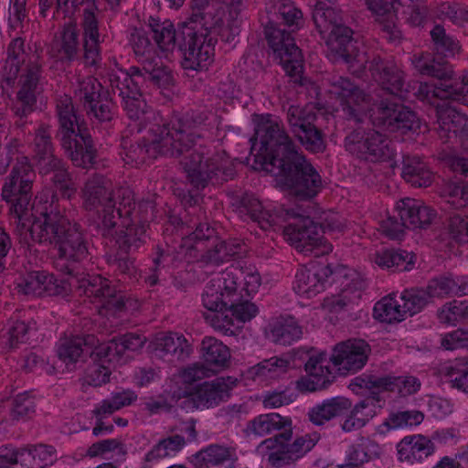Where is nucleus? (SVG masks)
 I'll return each mask as SVG.
<instances>
[{
	"instance_id": "1",
	"label": "nucleus",
	"mask_w": 468,
	"mask_h": 468,
	"mask_svg": "<svg viewBox=\"0 0 468 468\" xmlns=\"http://www.w3.org/2000/svg\"><path fill=\"white\" fill-rule=\"evenodd\" d=\"M204 120L201 114L186 112L175 114L167 123H153L142 140L123 148L122 159L138 166L158 156L179 157L194 143Z\"/></svg>"
},
{
	"instance_id": "2",
	"label": "nucleus",
	"mask_w": 468,
	"mask_h": 468,
	"mask_svg": "<svg viewBox=\"0 0 468 468\" xmlns=\"http://www.w3.org/2000/svg\"><path fill=\"white\" fill-rule=\"evenodd\" d=\"M36 211L42 217L32 221L20 242L53 245L58 258L68 261H80L88 256L83 229L68 218L58 201L51 200L47 207H37Z\"/></svg>"
},
{
	"instance_id": "3",
	"label": "nucleus",
	"mask_w": 468,
	"mask_h": 468,
	"mask_svg": "<svg viewBox=\"0 0 468 468\" xmlns=\"http://www.w3.org/2000/svg\"><path fill=\"white\" fill-rule=\"evenodd\" d=\"M35 178L36 174L28 158L21 157L17 159L2 186V199L9 206L11 218L16 224V233L20 239L25 236L26 229L30 228L27 226L30 218L34 221L42 217L37 213V207H47L51 200L58 201L56 195L47 189L38 193L32 203Z\"/></svg>"
},
{
	"instance_id": "4",
	"label": "nucleus",
	"mask_w": 468,
	"mask_h": 468,
	"mask_svg": "<svg viewBox=\"0 0 468 468\" xmlns=\"http://www.w3.org/2000/svg\"><path fill=\"white\" fill-rule=\"evenodd\" d=\"M42 65L37 55L28 56L24 50V41L14 39L8 46L7 58L5 61L0 82L3 92L9 95V89L17 80L16 101L24 108L16 110L18 114L32 112L37 96L44 90L46 83Z\"/></svg>"
},
{
	"instance_id": "5",
	"label": "nucleus",
	"mask_w": 468,
	"mask_h": 468,
	"mask_svg": "<svg viewBox=\"0 0 468 468\" xmlns=\"http://www.w3.org/2000/svg\"><path fill=\"white\" fill-rule=\"evenodd\" d=\"M83 207L86 210H98V229L102 236L111 237L122 217L131 216L133 194L127 187L112 189V182L101 175H93L82 190Z\"/></svg>"
},
{
	"instance_id": "6",
	"label": "nucleus",
	"mask_w": 468,
	"mask_h": 468,
	"mask_svg": "<svg viewBox=\"0 0 468 468\" xmlns=\"http://www.w3.org/2000/svg\"><path fill=\"white\" fill-rule=\"evenodd\" d=\"M250 141L251 154L257 151L254 154L256 169L269 174H280L285 162L298 154L280 119L271 114L256 116L255 134Z\"/></svg>"
},
{
	"instance_id": "7",
	"label": "nucleus",
	"mask_w": 468,
	"mask_h": 468,
	"mask_svg": "<svg viewBox=\"0 0 468 468\" xmlns=\"http://www.w3.org/2000/svg\"><path fill=\"white\" fill-rule=\"evenodd\" d=\"M194 112L200 114V112ZM201 115L205 120L196 129L197 136L194 143L181 154L184 157L180 161L187 180L197 189H203L210 184L216 185L228 181L235 175L233 164L225 152H215L201 144L193 148L197 138L202 136V126L207 121V116L203 113Z\"/></svg>"
},
{
	"instance_id": "8",
	"label": "nucleus",
	"mask_w": 468,
	"mask_h": 468,
	"mask_svg": "<svg viewBox=\"0 0 468 468\" xmlns=\"http://www.w3.org/2000/svg\"><path fill=\"white\" fill-rule=\"evenodd\" d=\"M278 15L290 31L269 22L265 27L266 38L286 73L291 77L300 78L303 69V55L295 45L292 33L302 26L303 13L289 0H282L278 7Z\"/></svg>"
},
{
	"instance_id": "9",
	"label": "nucleus",
	"mask_w": 468,
	"mask_h": 468,
	"mask_svg": "<svg viewBox=\"0 0 468 468\" xmlns=\"http://www.w3.org/2000/svg\"><path fill=\"white\" fill-rule=\"evenodd\" d=\"M57 115L59 123L58 138L66 155L76 166H90L96 151L91 136L79 122L70 97L63 95L58 99Z\"/></svg>"
},
{
	"instance_id": "10",
	"label": "nucleus",
	"mask_w": 468,
	"mask_h": 468,
	"mask_svg": "<svg viewBox=\"0 0 468 468\" xmlns=\"http://www.w3.org/2000/svg\"><path fill=\"white\" fill-rule=\"evenodd\" d=\"M293 222L284 227L283 234L298 251L304 255L321 257L329 254L333 246L324 237L319 235V229L325 231L342 230L343 225L335 214H325L317 224L309 217H296L294 213L287 212Z\"/></svg>"
},
{
	"instance_id": "11",
	"label": "nucleus",
	"mask_w": 468,
	"mask_h": 468,
	"mask_svg": "<svg viewBox=\"0 0 468 468\" xmlns=\"http://www.w3.org/2000/svg\"><path fill=\"white\" fill-rule=\"evenodd\" d=\"M110 89L113 95L121 98V104L129 119L139 122L142 126H150L153 123H161V117L157 115L142 97V87L153 85L143 75H130L123 70L112 71L109 74Z\"/></svg>"
},
{
	"instance_id": "12",
	"label": "nucleus",
	"mask_w": 468,
	"mask_h": 468,
	"mask_svg": "<svg viewBox=\"0 0 468 468\" xmlns=\"http://www.w3.org/2000/svg\"><path fill=\"white\" fill-rule=\"evenodd\" d=\"M130 43L139 62V66L131 67L130 75L147 77L153 86L167 89L174 83L171 70L154 55V47L143 28H133L130 35Z\"/></svg>"
},
{
	"instance_id": "13",
	"label": "nucleus",
	"mask_w": 468,
	"mask_h": 468,
	"mask_svg": "<svg viewBox=\"0 0 468 468\" xmlns=\"http://www.w3.org/2000/svg\"><path fill=\"white\" fill-rule=\"evenodd\" d=\"M282 165L280 174H271L283 184L291 194L300 199L315 197L323 187L321 176L301 154H296Z\"/></svg>"
},
{
	"instance_id": "14",
	"label": "nucleus",
	"mask_w": 468,
	"mask_h": 468,
	"mask_svg": "<svg viewBox=\"0 0 468 468\" xmlns=\"http://www.w3.org/2000/svg\"><path fill=\"white\" fill-rule=\"evenodd\" d=\"M367 113L374 125L390 133H418L420 130V119L414 112L379 94H376Z\"/></svg>"
},
{
	"instance_id": "15",
	"label": "nucleus",
	"mask_w": 468,
	"mask_h": 468,
	"mask_svg": "<svg viewBox=\"0 0 468 468\" xmlns=\"http://www.w3.org/2000/svg\"><path fill=\"white\" fill-rule=\"evenodd\" d=\"M345 147L351 154L369 162L389 161L396 154L390 139L375 129H354L346 136Z\"/></svg>"
},
{
	"instance_id": "16",
	"label": "nucleus",
	"mask_w": 468,
	"mask_h": 468,
	"mask_svg": "<svg viewBox=\"0 0 468 468\" xmlns=\"http://www.w3.org/2000/svg\"><path fill=\"white\" fill-rule=\"evenodd\" d=\"M324 82L330 95L340 101L345 117L362 122L374 98L367 95L347 77L333 74Z\"/></svg>"
},
{
	"instance_id": "17",
	"label": "nucleus",
	"mask_w": 468,
	"mask_h": 468,
	"mask_svg": "<svg viewBox=\"0 0 468 468\" xmlns=\"http://www.w3.org/2000/svg\"><path fill=\"white\" fill-rule=\"evenodd\" d=\"M413 64L422 75L436 78L432 82H420L418 84L416 96L422 101H431L433 98L441 100H452L451 76L452 70L441 61L436 60L431 54L414 56Z\"/></svg>"
},
{
	"instance_id": "18",
	"label": "nucleus",
	"mask_w": 468,
	"mask_h": 468,
	"mask_svg": "<svg viewBox=\"0 0 468 468\" xmlns=\"http://www.w3.org/2000/svg\"><path fill=\"white\" fill-rule=\"evenodd\" d=\"M326 45L335 59H343L352 73L360 75L368 62L367 54L359 49L357 42L352 37L351 28L340 25V27L326 32Z\"/></svg>"
},
{
	"instance_id": "19",
	"label": "nucleus",
	"mask_w": 468,
	"mask_h": 468,
	"mask_svg": "<svg viewBox=\"0 0 468 468\" xmlns=\"http://www.w3.org/2000/svg\"><path fill=\"white\" fill-rule=\"evenodd\" d=\"M183 42L178 44L183 53L182 65L186 69L202 70L213 60L215 37L206 36L196 28H186L182 32Z\"/></svg>"
},
{
	"instance_id": "20",
	"label": "nucleus",
	"mask_w": 468,
	"mask_h": 468,
	"mask_svg": "<svg viewBox=\"0 0 468 468\" xmlns=\"http://www.w3.org/2000/svg\"><path fill=\"white\" fill-rule=\"evenodd\" d=\"M316 112L314 107L292 105L287 111V121L292 132L309 151L318 153L324 150V142L320 130L314 125Z\"/></svg>"
},
{
	"instance_id": "21",
	"label": "nucleus",
	"mask_w": 468,
	"mask_h": 468,
	"mask_svg": "<svg viewBox=\"0 0 468 468\" xmlns=\"http://www.w3.org/2000/svg\"><path fill=\"white\" fill-rule=\"evenodd\" d=\"M148 209L153 212L154 205L151 201L140 202L132 205V215L122 217L130 218L131 224L125 226L124 229L116 232L115 244L119 253H133L140 249L146 241V221L148 220Z\"/></svg>"
},
{
	"instance_id": "22",
	"label": "nucleus",
	"mask_w": 468,
	"mask_h": 468,
	"mask_svg": "<svg viewBox=\"0 0 468 468\" xmlns=\"http://www.w3.org/2000/svg\"><path fill=\"white\" fill-rule=\"evenodd\" d=\"M241 272L237 268H229L215 275L205 286L202 304L211 314L229 307L238 290V280Z\"/></svg>"
},
{
	"instance_id": "23",
	"label": "nucleus",
	"mask_w": 468,
	"mask_h": 468,
	"mask_svg": "<svg viewBox=\"0 0 468 468\" xmlns=\"http://www.w3.org/2000/svg\"><path fill=\"white\" fill-rule=\"evenodd\" d=\"M248 435L266 436L274 431H279L273 438L264 440L261 445L268 449H273L274 444L280 441H290L292 437V422L288 417H282L278 413L261 414L246 426Z\"/></svg>"
},
{
	"instance_id": "24",
	"label": "nucleus",
	"mask_w": 468,
	"mask_h": 468,
	"mask_svg": "<svg viewBox=\"0 0 468 468\" xmlns=\"http://www.w3.org/2000/svg\"><path fill=\"white\" fill-rule=\"evenodd\" d=\"M371 348L361 339H350L335 346L330 362L341 374L355 373L367 364Z\"/></svg>"
},
{
	"instance_id": "25",
	"label": "nucleus",
	"mask_w": 468,
	"mask_h": 468,
	"mask_svg": "<svg viewBox=\"0 0 468 468\" xmlns=\"http://www.w3.org/2000/svg\"><path fill=\"white\" fill-rule=\"evenodd\" d=\"M80 289L90 298H94L102 308L120 312L124 308V295L111 285L109 280L101 275H84L79 280Z\"/></svg>"
},
{
	"instance_id": "26",
	"label": "nucleus",
	"mask_w": 468,
	"mask_h": 468,
	"mask_svg": "<svg viewBox=\"0 0 468 468\" xmlns=\"http://www.w3.org/2000/svg\"><path fill=\"white\" fill-rule=\"evenodd\" d=\"M320 439L317 433H309L297 437L292 442L280 441L269 453L268 463L274 468H282L294 463L310 452Z\"/></svg>"
},
{
	"instance_id": "27",
	"label": "nucleus",
	"mask_w": 468,
	"mask_h": 468,
	"mask_svg": "<svg viewBox=\"0 0 468 468\" xmlns=\"http://www.w3.org/2000/svg\"><path fill=\"white\" fill-rule=\"evenodd\" d=\"M18 293L27 296L64 295L69 291L68 284L44 271H31L16 283Z\"/></svg>"
},
{
	"instance_id": "28",
	"label": "nucleus",
	"mask_w": 468,
	"mask_h": 468,
	"mask_svg": "<svg viewBox=\"0 0 468 468\" xmlns=\"http://www.w3.org/2000/svg\"><path fill=\"white\" fill-rule=\"evenodd\" d=\"M84 4L87 5V7L83 11L81 19L83 30V56L81 59L85 66L93 67L97 66L101 60V36L93 0H87Z\"/></svg>"
},
{
	"instance_id": "29",
	"label": "nucleus",
	"mask_w": 468,
	"mask_h": 468,
	"mask_svg": "<svg viewBox=\"0 0 468 468\" xmlns=\"http://www.w3.org/2000/svg\"><path fill=\"white\" fill-rule=\"evenodd\" d=\"M367 63L372 78L379 84L382 91L400 97L408 92L404 73L394 62L374 57Z\"/></svg>"
},
{
	"instance_id": "30",
	"label": "nucleus",
	"mask_w": 468,
	"mask_h": 468,
	"mask_svg": "<svg viewBox=\"0 0 468 468\" xmlns=\"http://www.w3.org/2000/svg\"><path fill=\"white\" fill-rule=\"evenodd\" d=\"M333 271L329 265L312 264L298 269L293 285L294 292L307 298L324 291L325 282Z\"/></svg>"
},
{
	"instance_id": "31",
	"label": "nucleus",
	"mask_w": 468,
	"mask_h": 468,
	"mask_svg": "<svg viewBox=\"0 0 468 468\" xmlns=\"http://www.w3.org/2000/svg\"><path fill=\"white\" fill-rule=\"evenodd\" d=\"M80 33L77 23L69 21L55 36L49 49V54L61 61H73L80 57Z\"/></svg>"
},
{
	"instance_id": "32",
	"label": "nucleus",
	"mask_w": 468,
	"mask_h": 468,
	"mask_svg": "<svg viewBox=\"0 0 468 468\" xmlns=\"http://www.w3.org/2000/svg\"><path fill=\"white\" fill-rule=\"evenodd\" d=\"M438 134L442 143H453L458 138L468 140V116L453 108L438 111Z\"/></svg>"
},
{
	"instance_id": "33",
	"label": "nucleus",
	"mask_w": 468,
	"mask_h": 468,
	"mask_svg": "<svg viewBox=\"0 0 468 468\" xmlns=\"http://www.w3.org/2000/svg\"><path fill=\"white\" fill-rule=\"evenodd\" d=\"M154 349L156 356L170 362L184 361L192 352L187 339L177 333L157 335L154 341Z\"/></svg>"
},
{
	"instance_id": "34",
	"label": "nucleus",
	"mask_w": 468,
	"mask_h": 468,
	"mask_svg": "<svg viewBox=\"0 0 468 468\" xmlns=\"http://www.w3.org/2000/svg\"><path fill=\"white\" fill-rule=\"evenodd\" d=\"M229 386L222 378L200 384L191 395V401L197 409H209L218 406L229 397Z\"/></svg>"
},
{
	"instance_id": "35",
	"label": "nucleus",
	"mask_w": 468,
	"mask_h": 468,
	"mask_svg": "<svg viewBox=\"0 0 468 468\" xmlns=\"http://www.w3.org/2000/svg\"><path fill=\"white\" fill-rule=\"evenodd\" d=\"M396 208L399 217L404 220L407 228H425L431 223L436 216L433 209L411 198L399 200Z\"/></svg>"
},
{
	"instance_id": "36",
	"label": "nucleus",
	"mask_w": 468,
	"mask_h": 468,
	"mask_svg": "<svg viewBox=\"0 0 468 468\" xmlns=\"http://www.w3.org/2000/svg\"><path fill=\"white\" fill-rule=\"evenodd\" d=\"M358 385L368 389L378 388L396 391L403 397L416 393L420 388V380L412 376L397 378L372 376L367 380L361 379V383Z\"/></svg>"
},
{
	"instance_id": "37",
	"label": "nucleus",
	"mask_w": 468,
	"mask_h": 468,
	"mask_svg": "<svg viewBox=\"0 0 468 468\" xmlns=\"http://www.w3.org/2000/svg\"><path fill=\"white\" fill-rule=\"evenodd\" d=\"M398 459L402 463L421 462L434 452V443L425 436L404 437L397 445Z\"/></svg>"
},
{
	"instance_id": "38",
	"label": "nucleus",
	"mask_w": 468,
	"mask_h": 468,
	"mask_svg": "<svg viewBox=\"0 0 468 468\" xmlns=\"http://www.w3.org/2000/svg\"><path fill=\"white\" fill-rule=\"evenodd\" d=\"M290 364V359L286 357L272 356L250 367L247 370V377L259 384H267L285 375Z\"/></svg>"
},
{
	"instance_id": "39",
	"label": "nucleus",
	"mask_w": 468,
	"mask_h": 468,
	"mask_svg": "<svg viewBox=\"0 0 468 468\" xmlns=\"http://www.w3.org/2000/svg\"><path fill=\"white\" fill-rule=\"evenodd\" d=\"M94 340L93 335L60 338L57 346V355L67 366L74 365L90 353Z\"/></svg>"
},
{
	"instance_id": "40",
	"label": "nucleus",
	"mask_w": 468,
	"mask_h": 468,
	"mask_svg": "<svg viewBox=\"0 0 468 468\" xmlns=\"http://www.w3.org/2000/svg\"><path fill=\"white\" fill-rule=\"evenodd\" d=\"M239 209L241 213L249 215L251 220L263 230L275 228L281 223L280 217L264 208L260 200L252 194L246 193L242 196Z\"/></svg>"
},
{
	"instance_id": "41",
	"label": "nucleus",
	"mask_w": 468,
	"mask_h": 468,
	"mask_svg": "<svg viewBox=\"0 0 468 468\" xmlns=\"http://www.w3.org/2000/svg\"><path fill=\"white\" fill-rule=\"evenodd\" d=\"M453 172L464 176L463 186L455 183L449 184L443 190L446 202L453 208H461L468 206V159L458 158L452 162Z\"/></svg>"
},
{
	"instance_id": "42",
	"label": "nucleus",
	"mask_w": 468,
	"mask_h": 468,
	"mask_svg": "<svg viewBox=\"0 0 468 468\" xmlns=\"http://www.w3.org/2000/svg\"><path fill=\"white\" fill-rule=\"evenodd\" d=\"M352 407L351 401L345 397H335L316 404L309 412L311 422L315 425H323L326 421L343 415Z\"/></svg>"
},
{
	"instance_id": "43",
	"label": "nucleus",
	"mask_w": 468,
	"mask_h": 468,
	"mask_svg": "<svg viewBox=\"0 0 468 468\" xmlns=\"http://www.w3.org/2000/svg\"><path fill=\"white\" fill-rule=\"evenodd\" d=\"M34 154L39 169L54 167L59 164V159L54 154L51 135L47 125L41 124L34 138Z\"/></svg>"
},
{
	"instance_id": "44",
	"label": "nucleus",
	"mask_w": 468,
	"mask_h": 468,
	"mask_svg": "<svg viewBox=\"0 0 468 468\" xmlns=\"http://www.w3.org/2000/svg\"><path fill=\"white\" fill-rule=\"evenodd\" d=\"M246 252V245L243 241L231 239L229 240H218L212 249L207 250L202 255V261L209 264L218 265L225 261H230L232 258L241 256Z\"/></svg>"
},
{
	"instance_id": "45",
	"label": "nucleus",
	"mask_w": 468,
	"mask_h": 468,
	"mask_svg": "<svg viewBox=\"0 0 468 468\" xmlns=\"http://www.w3.org/2000/svg\"><path fill=\"white\" fill-rule=\"evenodd\" d=\"M204 363L216 371L226 367L230 359L229 348L213 336H205L200 346Z\"/></svg>"
},
{
	"instance_id": "46",
	"label": "nucleus",
	"mask_w": 468,
	"mask_h": 468,
	"mask_svg": "<svg viewBox=\"0 0 468 468\" xmlns=\"http://www.w3.org/2000/svg\"><path fill=\"white\" fill-rule=\"evenodd\" d=\"M302 327L292 317H280L269 324V338L282 346H289L301 338Z\"/></svg>"
},
{
	"instance_id": "47",
	"label": "nucleus",
	"mask_w": 468,
	"mask_h": 468,
	"mask_svg": "<svg viewBox=\"0 0 468 468\" xmlns=\"http://www.w3.org/2000/svg\"><path fill=\"white\" fill-rule=\"evenodd\" d=\"M403 178L415 187H426L432 182V173L418 156H406L403 160Z\"/></svg>"
},
{
	"instance_id": "48",
	"label": "nucleus",
	"mask_w": 468,
	"mask_h": 468,
	"mask_svg": "<svg viewBox=\"0 0 468 468\" xmlns=\"http://www.w3.org/2000/svg\"><path fill=\"white\" fill-rule=\"evenodd\" d=\"M313 19L321 34H326L343 25L340 10L329 1H319L315 5Z\"/></svg>"
},
{
	"instance_id": "49",
	"label": "nucleus",
	"mask_w": 468,
	"mask_h": 468,
	"mask_svg": "<svg viewBox=\"0 0 468 468\" xmlns=\"http://www.w3.org/2000/svg\"><path fill=\"white\" fill-rule=\"evenodd\" d=\"M397 0H367L368 8L377 16H387L388 17L381 21L382 29L386 37L390 41H396L401 38V31L393 21L394 15L391 13L395 8Z\"/></svg>"
},
{
	"instance_id": "50",
	"label": "nucleus",
	"mask_w": 468,
	"mask_h": 468,
	"mask_svg": "<svg viewBox=\"0 0 468 468\" xmlns=\"http://www.w3.org/2000/svg\"><path fill=\"white\" fill-rule=\"evenodd\" d=\"M148 27L158 48L164 52H172L178 47V36L174 25L165 20L160 22L154 17L149 18Z\"/></svg>"
},
{
	"instance_id": "51",
	"label": "nucleus",
	"mask_w": 468,
	"mask_h": 468,
	"mask_svg": "<svg viewBox=\"0 0 468 468\" xmlns=\"http://www.w3.org/2000/svg\"><path fill=\"white\" fill-rule=\"evenodd\" d=\"M21 465L32 468H44L51 465L57 459L52 446L38 445L32 449H21Z\"/></svg>"
},
{
	"instance_id": "52",
	"label": "nucleus",
	"mask_w": 468,
	"mask_h": 468,
	"mask_svg": "<svg viewBox=\"0 0 468 468\" xmlns=\"http://www.w3.org/2000/svg\"><path fill=\"white\" fill-rule=\"evenodd\" d=\"M406 311L402 308L400 296L399 299L395 297H385L378 302L374 307V316L384 323L400 322L404 319Z\"/></svg>"
},
{
	"instance_id": "53",
	"label": "nucleus",
	"mask_w": 468,
	"mask_h": 468,
	"mask_svg": "<svg viewBox=\"0 0 468 468\" xmlns=\"http://www.w3.org/2000/svg\"><path fill=\"white\" fill-rule=\"evenodd\" d=\"M222 14L223 12L215 6L208 8L206 11H202L200 16L191 19L189 22L191 26L186 27V28H196L199 33H206L207 37H214L213 35L222 26Z\"/></svg>"
},
{
	"instance_id": "54",
	"label": "nucleus",
	"mask_w": 468,
	"mask_h": 468,
	"mask_svg": "<svg viewBox=\"0 0 468 468\" xmlns=\"http://www.w3.org/2000/svg\"><path fill=\"white\" fill-rule=\"evenodd\" d=\"M328 364L324 352L311 356L305 363V371L310 377L314 378L313 382L315 385L324 386L334 378Z\"/></svg>"
},
{
	"instance_id": "55",
	"label": "nucleus",
	"mask_w": 468,
	"mask_h": 468,
	"mask_svg": "<svg viewBox=\"0 0 468 468\" xmlns=\"http://www.w3.org/2000/svg\"><path fill=\"white\" fill-rule=\"evenodd\" d=\"M40 172L43 174L53 173L52 181L63 197L70 198L76 193L77 186L61 159L56 166L43 168Z\"/></svg>"
},
{
	"instance_id": "56",
	"label": "nucleus",
	"mask_w": 468,
	"mask_h": 468,
	"mask_svg": "<svg viewBox=\"0 0 468 468\" xmlns=\"http://www.w3.org/2000/svg\"><path fill=\"white\" fill-rule=\"evenodd\" d=\"M101 89L102 86L97 79L92 76H88L78 80L74 95L82 104L83 108H86L101 98Z\"/></svg>"
},
{
	"instance_id": "57",
	"label": "nucleus",
	"mask_w": 468,
	"mask_h": 468,
	"mask_svg": "<svg viewBox=\"0 0 468 468\" xmlns=\"http://www.w3.org/2000/svg\"><path fill=\"white\" fill-rule=\"evenodd\" d=\"M400 302L406 314L410 315L421 312L431 303L424 288H410L403 291L400 294Z\"/></svg>"
},
{
	"instance_id": "58",
	"label": "nucleus",
	"mask_w": 468,
	"mask_h": 468,
	"mask_svg": "<svg viewBox=\"0 0 468 468\" xmlns=\"http://www.w3.org/2000/svg\"><path fill=\"white\" fill-rule=\"evenodd\" d=\"M431 37L436 51L444 57L453 56L461 48L459 41L447 34L445 28L441 25L434 26L431 30Z\"/></svg>"
},
{
	"instance_id": "59",
	"label": "nucleus",
	"mask_w": 468,
	"mask_h": 468,
	"mask_svg": "<svg viewBox=\"0 0 468 468\" xmlns=\"http://www.w3.org/2000/svg\"><path fill=\"white\" fill-rule=\"evenodd\" d=\"M455 286L453 276L441 275L431 279L424 289L432 302L434 299L455 296L454 292L457 290Z\"/></svg>"
},
{
	"instance_id": "60",
	"label": "nucleus",
	"mask_w": 468,
	"mask_h": 468,
	"mask_svg": "<svg viewBox=\"0 0 468 468\" xmlns=\"http://www.w3.org/2000/svg\"><path fill=\"white\" fill-rule=\"evenodd\" d=\"M185 444V437L178 434L161 440L147 453L146 460L154 461L156 459L165 458L167 456L175 454L176 452L180 451Z\"/></svg>"
},
{
	"instance_id": "61",
	"label": "nucleus",
	"mask_w": 468,
	"mask_h": 468,
	"mask_svg": "<svg viewBox=\"0 0 468 468\" xmlns=\"http://www.w3.org/2000/svg\"><path fill=\"white\" fill-rule=\"evenodd\" d=\"M229 303L230 314L238 322L246 323L254 318L258 313L259 308L257 305L248 300H240L238 290H235V294L231 298Z\"/></svg>"
},
{
	"instance_id": "62",
	"label": "nucleus",
	"mask_w": 468,
	"mask_h": 468,
	"mask_svg": "<svg viewBox=\"0 0 468 468\" xmlns=\"http://www.w3.org/2000/svg\"><path fill=\"white\" fill-rule=\"evenodd\" d=\"M233 451L221 445H210L200 451L196 455L197 460H201L204 465H218L231 460Z\"/></svg>"
},
{
	"instance_id": "63",
	"label": "nucleus",
	"mask_w": 468,
	"mask_h": 468,
	"mask_svg": "<svg viewBox=\"0 0 468 468\" xmlns=\"http://www.w3.org/2000/svg\"><path fill=\"white\" fill-rule=\"evenodd\" d=\"M466 358H459L454 365L446 367V376L451 387L468 395V368H464Z\"/></svg>"
},
{
	"instance_id": "64",
	"label": "nucleus",
	"mask_w": 468,
	"mask_h": 468,
	"mask_svg": "<svg viewBox=\"0 0 468 468\" xmlns=\"http://www.w3.org/2000/svg\"><path fill=\"white\" fill-rule=\"evenodd\" d=\"M90 345V355L94 361H98L101 364H110L111 362L117 359L121 356L120 351L118 349L119 345L116 339H112L108 343L99 344L92 349V345Z\"/></svg>"
}]
</instances>
